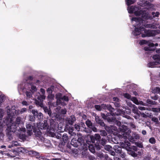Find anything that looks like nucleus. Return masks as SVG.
Masks as SVG:
<instances>
[{"mask_svg": "<svg viewBox=\"0 0 160 160\" xmlns=\"http://www.w3.org/2000/svg\"><path fill=\"white\" fill-rule=\"evenodd\" d=\"M128 12L129 13H132L134 12L136 16H140L143 19H152L155 17H158L159 14L158 12H157L156 13L153 12H152V15L153 17L150 16L149 13L148 12H146L144 10L142 11L141 8L140 9L138 7H135L132 6L131 7H128L127 8Z\"/></svg>", "mask_w": 160, "mask_h": 160, "instance_id": "f257e3e1", "label": "nucleus"}, {"mask_svg": "<svg viewBox=\"0 0 160 160\" xmlns=\"http://www.w3.org/2000/svg\"><path fill=\"white\" fill-rule=\"evenodd\" d=\"M141 34H142V38L153 37L156 35L155 30H146L142 27V28H138L136 27L134 31L133 32V35L137 36Z\"/></svg>", "mask_w": 160, "mask_h": 160, "instance_id": "f03ea898", "label": "nucleus"}, {"mask_svg": "<svg viewBox=\"0 0 160 160\" xmlns=\"http://www.w3.org/2000/svg\"><path fill=\"white\" fill-rule=\"evenodd\" d=\"M144 19H141L140 17L138 18V17H135L132 18L131 19L132 23L133 24V26L137 28L139 27L138 28H142L144 27L148 28H151V24H144V21L143 20Z\"/></svg>", "mask_w": 160, "mask_h": 160, "instance_id": "7ed1b4c3", "label": "nucleus"}, {"mask_svg": "<svg viewBox=\"0 0 160 160\" xmlns=\"http://www.w3.org/2000/svg\"><path fill=\"white\" fill-rule=\"evenodd\" d=\"M142 2L141 4H143L144 6H150V8L153 7V5L151 4L150 2L153 1V0H140Z\"/></svg>", "mask_w": 160, "mask_h": 160, "instance_id": "20e7f679", "label": "nucleus"}, {"mask_svg": "<svg viewBox=\"0 0 160 160\" xmlns=\"http://www.w3.org/2000/svg\"><path fill=\"white\" fill-rule=\"evenodd\" d=\"M56 97L57 99V102L58 104L61 103L62 105H66V104L64 103V102H62V101H61V99L62 97L61 93H58L56 94Z\"/></svg>", "mask_w": 160, "mask_h": 160, "instance_id": "39448f33", "label": "nucleus"}, {"mask_svg": "<svg viewBox=\"0 0 160 160\" xmlns=\"http://www.w3.org/2000/svg\"><path fill=\"white\" fill-rule=\"evenodd\" d=\"M76 120L75 117L73 116H71L69 118H67V121L71 125H72L73 123Z\"/></svg>", "mask_w": 160, "mask_h": 160, "instance_id": "423d86ee", "label": "nucleus"}, {"mask_svg": "<svg viewBox=\"0 0 160 160\" xmlns=\"http://www.w3.org/2000/svg\"><path fill=\"white\" fill-rule=\"evenodd\" d=\"M153 58L155 60V61L150 62L148 63V65L149 67L150 68H153L154 67L155 65H157L158 64H160V63H158L157 62V60H158V59H154L153 58Z\"/></svg>", "mask_w": 160, "mask_h": 160, "instance_id": "0eeeda50", "label": "nucleus"}, {"mask_svg": "<svg viewBox=\"0 0 160 160\" xmlns=\"http://www.w3.org/2000/svg\"><path fill=\"white\" fill-rule=\"evenodd\" d=\"M26 127L28 131V134L31 135V134L32 133V127L30 124H27L26 125Z\"/></svg>", "mask_w": 160, "mask_h": 160, "instance_id": "6e6552de", "label": "nucleus"}, {"mask_svg": "<svg viewBox=\"0 0 160 160\" xmlns=\"http://www.w3.org/2000/svg\"><path fill=\"white\" fill-rule=\"evenodd\" d=\"M76 139V138H73L72 139L71 142V145L75 147H78V142Z\"/></svg>", "mask_w": 160, "mask_h": 160, "instance_id": "1a4fd4ad", "label": "nucleus"}, {"mask_svg": "<svg viewBox=\"0 0 160 160\" xmlns=\"http://www.w3.org/2000/svg\"><path fill=\"white\" fill-rule=\"evenodd\" d=\"M43 125V126H42V127H40V129H46L48 128V125L47 123V121H46L44 120V123H39L38 124V126L39 127L40 125Z\"/></svg>", "mask_w": 160, "mask_h": 160, "instance_id": "9d476101", "label": "nucleus"}, {"mask_svg": "<svg viewBox=\"0 0 160 160\" xmlns=\"http://www.w3.org/2000/svg\"><path fill=\"white\" fill-rule=\"evenodd\" d=\"M130 145V144L129 142H128L125 143L123 142L121 143V146L123 148H125L126 149L128 150V148H129V146Z\"/></svg>", "mask_w": 160, "mask_h": 160, "instance_id": "9b49d317", "label": "nucleus"}, {"mask_svg": "<svg viewBox=\"0 0 160 160\" xmlns=\"http://www.w3.org/2000/svg\"><path fill=\"white\" fill-rule=\"evenodd\" d=\"M21 118L19 117H18L16 119V122L14 123V122H12V121L11 120L10 122V123H12L11 127L13 126H16V124H20L21 122Z\"/></svg>", "mask_w": 160, "mask_h": 160, "instance_id": "f8f14e48", "label": "nucleus"}, {"mask_svg": "<svg viewBox=\"0 0 160 160\" xmlns=\"http://www.w3.org/2000/svg\"><path fill=\"white\" fill-rule=\"evenodd\" d=\"M133 108L132 109V112L134 113L137 114L138 116H139V112L138 111V109L137 107L135 105L133 106Z\"/></svg>", "mask_w": 160, "mask_h": 160, "instance_id": "ddd939ff", "label": "nucleus"}, {"mask_svg": "<svg viewBox=\"0 0 160 160\" xmlns=\"http://www.w3.org/2000/svg\"><path fill=\"white\" fill-rule=\"evenodd\" d=\"M114 148L115 151L117 153H121V148L118 145L115 146Z\"/></svg>", "mask_w": 160, "mask_h": 160, "instance_id": "4468645a", "label": "nucleus"}, {"mask_svg": "<svg viewBox=\"0 0 160 160\" xmlns=\"http://www.w3.org/2000/svg\"><path fill=\"white\" fill-rule=\"evenodd\" d=\"M152 93H158L160 94V88L156 87L152 90Z\"/></svg>", "mask_w": 160, "mask_h": 160, "instance_id": "2eb2a0df", "label": "nucleus"}, {"mask_svg": "<svg viewBox=\"0 0 160 160\" xmlns=\"http://www.w3.org/2000/svg\"><path fill=\"white\" fill-rule=\"evenodd\" d=\"M89 150L92 153H94L95 152V150L93 145L90 144L88 146Z\"/></svg>", "mask_w": 160, "mask_h": 160, "instance_id": "dca6fc26", "label": "nucleus"}, {"mask_svg": "<svg viewBox=\"0 0 160 160\" xmlns=\"http://www.w3.org/2000/svg\"><path fill=\"white\" fill-rule=\"evenodd\" d=\"M54 95L52 93L48 94V98L49 101H52L54 99Z\"/></svg>", "mask_w": 160, "mask_h": 160, "instance_id": "f3484780", "label": "nucleus"}, {"mask_svg": "<svg viewBox=\"0 0 160 160\" xmlns=\"http://www.w3.org/2000/svg\"><path fill=\"white\" fill-rule=\"evenodd\" d=\"M62 138L64 142H67L68 140V137L66 134H64L62 137Z\"/></svg>", "mask_w": 160, "mask_h": 160, "instance_id": "a211bd4d", "label": "nucleus"}, {"mask_svg": "<svg viewBox=\"0 0 160 160\" xmlns=\"http://www.w3.org/2000/svg\"><path fill=\"white\" fill-rule=\"evenodd\" d=\"M131 100L132 101L133 103L137 105H138V101L135 97H132L131 98Z\"/></svg>", "mask_w": 160, "mask_h": 160, "instance_id": "6ab92c4d", "label": "nucleus"}, {"mask_svg": "<svg viewBox=\"0 0 160 160\" xmlns=\"http://www.w3.org/2000/svg\"><path fill=\"white\" fill-rule=\"evenodd\" d=\"M153 58L154 59H158L157 62L158 63H160V55H155L153 56Z\"/></svg>", "mask_w": 160, "mask_h": 160, "instance_id": "aec40b11", "label": "nucleus"}, {"mask_svg": "<svg viewBox=\"0 0 160 160\" xmlns=\"http://www.w3.org/2000/svg\"><path fill=\"white\" fill-rule=\"evenodd\" d=\"M127 4L128 5L132 4L135 2V0H126Z\"/></svg>", "mask_w": 160, "mask_h": 160, "instance_id": "412c9836", "label": "nucleus"}, {"mask_svg": "<svg viewBox=\"0 0 160 160\" xmlns=\"http://www.w3.org/2000/svg\"><path fill=\"white\" fill-rule=\"evenodd\" d=\"M26 95L27 98V99H29L32 97V94L31 93L28 92H26Z\"/></svg>", "mask_w": 160, "mask_h": 160, "instance_id": "4be33fe9", "label": "nucleus"}, {"mask_svg": "<svg viewBox=\"0 0 160 160\" xmlns=\"http://www.w3.org/2000/svg\"><path fill=\"white\" fill-rule=\"evenodd\" d=\"M104 148L108 151H110L112 149V147L109 145H105L104 147Z\"/></svg>", "mask_w": 160, "mask_h": 160, "instance_id": "5701e85b", "label": "nucleus"}, {"mask_svg": "<svg viewBox=\"0 0 160 160\" xmlns=\"http://www.w3.org/2000/svg\"><path fill=\"white\" fill-rule=\"evenodd\" d=\"M149 141L150 143L152 144H154L156 142L155 139L153 137L150 138L149 139Z\"/></svg>", "mask_w": 160, "mask_h": 160, "instance_id": "b1692460", "label": "nucleus"}, {"mask_svg": "<svg viewBox=\"0 0 160 160\" xmlns=\"http://www.w3.org/2000/svg\"><path fill=\"white\" fill-rule=\"evenodd\" d=\"M45 98L46 96L45 95V94H42V95H40L39 97H38V98L41 101H43V100L45 99Z\"/></svg>", "mask_w": 160, "mask_h": 160, "instance_id": "393cba45", "label": "nucleus"}, {"mask_svg": "<svg viewBox=\"0 0 160 160\" xmlns=\"http://www.w3.org/2000/svg\"><path fill=\"white\" fill-rule=\"evenodd\" d=\"M86 124L87 125L89 128L92 127V123L90 121L87 120L86 122Z\"/></svg>", "mask_w": 160, "mask_h": 160, "instance_id": "a878e982", "label": "nucleus"}, {"mask_svg": "<svg viewBox=\"0 0 160 160\" xmlns=\"http://www.w3.org/2000/svg\"><path fill=\"white\" fill-rule=\"evenodd\" d=\"M18 151L19 152L22 153H24L26 152L25 149L24 148L22 147L18 148Z\"/></svg>", "mask_w": 160, "mask_h": 160, "instance_id": "bb28decb", "label": "nucleus"}, {"mask_svg": "<svg viewBox=\"0 0 160 160\" xmlns=\"http://www.w3.org/2000/svg\"><path fill=\"white\" fill-rule=\"evenodd\" d=\"M132 137L134 138V139H138L139 138V136L138 134L136 133H134L132 134Z\"/></svg>", "mask_w": 160, "mask_h": 160, "instance_id": "cd10ccee", "label": "nucleus"}, {"mask_svg": "<svg viewBox=\"0 0 160 160\" xmlns=\"http://www.w3.org/2000/svg\"><path fill=\"white\" fill-rule=\"evenodd\" d=\"M123 96L126 98L128 99H130L131 100V98H131V96L129 95V94L127 93H125L124 94H123Z\"/></svg>", "mask_w": 160, "mask_h": 160, "instance_id": "c85d7f7f", "label": "nucleus"}, {"mask_svg": "<svg viewBox=\"0 0 160 160\" xmlns=\"http://www.w3.org/2000/svg\"><path fill=\"white\" fill-rule=\"evenodd\" d=\"M152 121L156 123V124L158 123V120L157 118L155 117H152Z\"/></svg>", "mask_w": 160, "mask_h": 160, "instance_id": "c756f323", "label": "nucleus"}, {"mask_svg": "<svg viewBox=\"0 0 160 160\" xmlns=\"http://www.w3.org/2000/svg\"><path fill=\"white\" fill-rule=\"evenodd\" d=\"M32 113L34 116H37L38 112L37 110H32Z\"/></svg>", "mask_w": 160, "mask_h": 160, "instance_id": "7c9ffc66", "label": "nucleus"}, {"mask_svg": "<svg viewBox=\"0 0 160 160\" xmlns=\"http://www.w3.org/2000/svg\"><path fill=\"white\" fill-rule=\"evenodd\" d=\"M77 141L80 144H82V143L83 142V140L81 137L78 138V140Z\"/></svg>", "mask_w": 160, "mask_h": 160, "instance_id": "2f4dec72", "label": "nucleus"}, {"mask_svg": "<svg viewBox=\"0 0 160 160\" xmlns=\"http://www.w3.org/2000/svg\"><path fill=\"white\" fill-rule=\"evenodd\" d=\"M63 100L65 101L68 102V97L64 96L63 97H62L61 99V101Z\"/></svg>", "mask_w": 160, "mask_h": 160, "instance_id": "473e14b6", "label": "nucleus"}, {"mask_svg": "<svg viewBox=\"0 0 160 160\" xmlns=\"http://www.w3.org/2000/svg\"><path fill=\"white\" fill-rule=\"evenodd\" d=\"M97 156L102 158L103 157V154L102 152H99L97 153Z\"/></svg>", "mask_w": 160, "mask_h": 160, "instance_id": "72a5a7b5", "label": "nucleus"}, {"mask_svg": "<svg viewBox=\"0 0 160 160\" xmlns=\"http://www.w3.org/2000/svg\"><path fill=\"white\" fill-rule=\"evenodd\" d=\"M129 154L133 157H136L137 156V154L134 152L133 151L130 152Z\"/></svg>", "mask_w": 160, "mask_h": 160, "instance_id": "f704fd0d", "label": "nucleus"}, {"mask_svg": "<svg viewBox=\"0 0 160 160\" xmlns=\"http://www.w3.org/2000/svg\"><path fill=\"white\" fill-rule=\"evenodd\" d=\"M135 144L138 147L140 148H142L143 147V145L141 143L136 142Z\"/></svg>", "mask_w": 160, "mask_h": 160, "instance_id": "c9c22d12", "label": "nucleus"}, {"mask_svg": "<svg viewBox=\"0 0 160 160\" xmlns=\"http://www.w3.org/2000/svg\"><path fill=\"white\" fill-rule=\"evenodd\" d=\"M151 110L154 112H159L158 108H152Z\"/></svg>", "mask_w": 160, "mask_h": 160, "instance_id": "e433bc0d", "label": "nucleus"}, {"mask_svg": "<svg viewBox=\"0 0 160 160\" xmlns=\"http://www.w3.org/2000/svg\"><path fill=\"white\" fill-rule=\"evenodd\" d=\"M37 117H38V119H42L43 117L42 114L41 112L38 113Z\"/></svg>", "mask_w": 160, "mask_h": 160, "instance_id": "4c0bfd02", "label": "nucleus"}, {"mask_svg": "<svg viewBox=\"0 0 160 160\" xmlns=\"http://www.w3.org/2000/svg\"><path fill=\"white\" fill-rule=\"evenodd\" d=\"M29 86L31 87L32 90H33L34 91H35L37 90V88L35 86H33L31 84H29Z\"/></svg>", "mask_w": 160, "mask_h": 160, "instance_id": "58836bf2", "label": "nucleus"}, {"mask_svg": "<svg viewBox=\"0 0 160 160\" xmlns=\"http://www.w3.org/2000/svg\"><path fill=\"white\" fill-rule=\"evenodd\" d=\"M156 24L155 23H153L151 24V28L154 29L157 28L156 26Z\"/></svg>", "mask_w": 160, "mask_h": 160, "instance_id": "ea45409f", "label": "nucleus"}, {"mask_svg": "<svg viewBox=\"0 0 160 160\" xmlns=\"http://www.w3.org/2000/svg\"><path fill=\"white\" fill-rule=\"evenodd\" d=\"M128 139L130 142H134V138L132 136H129Z\"/></svg>", "mask_w": 160, "mask_h": 160, "instance_id": "a19ab883", "label": "nucleus"}, {"mask_svg": "<svg viewBox=\"0 0 160 160\" xmlns=\"http://www.w3.org/2000/svg\"><path fill=\"white\" fill-rule=\"evenodd\" d=\"M75 128L77 131H79L80 129V126L78 124H75L74 125Z\"/></svg>", "mask_w": 160, "mask_h": 160, "instance_id": "79ce46f5", "label": "nucleus"}, {"mask_svg": "<svg viewBox=\"0 0 160 160\" xmlns=\"http://www.w3.org/2000/svg\"><path fill=\"white\" fill-rule=\"evenodd\" d=\"M90 138L91 139V141L92 143L94 142L95 140V138L93 136H91L90 137Z\"/></svg>", "mask_w": 160, "mask_h": 160, "instance_id": "37998d69", "label": "nucleus"}, {"mask_svg": "<svg viewBox=\"0 0 160 160\" xmlns=\"http://www.w3.org/2000/svg\"><path fill=\"white\" fill-rule=\"evenodd\" d=\"M140 44H146L148 43V42L145 40H142L139 42Z\"/></svg>", "mask_w": 160, "mask_h": 160, "instance_id": "c03bdc74", "label": "nucleus"}, {"mask_svg": "<svg viewBox=\"0 0 160 160\" xmlns=\"http://www.w3.org/2000/svg\"><path fill=\"white\" fill-rule=\"evenodd\" d=\"M95 138L96 140H99L100 138V136L99 134H95Z\"/></svg>", "mask_w": 160, "mask_h": 160, "instance_id": "a18cd8bd", "label": "nucleus"}, {"mask_svg": "<svg viewBox=\"0 0 160 160\" xmlns=\"http://www.w3.org/2000/svg\"><path fill=\"white\" fill-rule=\"evenodd\" d=\"M47 92L48 94L52 93V88H49L47 90Z\"/></svg>", "mask_w": 160, "mask_h": 160, "instance_id": "49530a36", "label": "nucleus"}, {"mask_svg": "<svg viewBox=\"0 0 160 160\" xmlns=\"http://www.w3.org/2000/svg\"><path fill=\"white\" fill-rule=\"evenodd\" d=\"M95 108L96 109L98 110H100L101 109V107L99 105H95Z\"/></svg>", "mask_w": 160, "mask_h": 160, "instance_id": "de8ad7c7", "label": "nucleus"}, {"mask_svg": "<svg viewBox=\"0 0 160 160\" xmlns=\"http://www.w3.org/2000/svg\"><path fill=\"white\" fill-rule=\"evenodd\" d=\"M30 152L32 154H33V155H35V156H38L39 155V153L35 151H30Z\"/></svg>", "mask_w": 160, "mask_h": 160, "instance_id": "09e8293b", "label": "nucleus"}, {"mask_svg": "<svg viewBox=\"0 0 160 160\" xmlns=\"http://www.w3.org/2000/svg\"><path fill=\"white\" fill-rule=\"evenodd\" d=\"M12 146H17L18 145V143L16 141L12 142Z\"/></svg>", "mask_w": 160, "mask_h": 160, "instance_id": "8fccbe9b", "label": "nucleus"}, {"mask_svg": "<svg viewBox=\"0 0 160 160\" xmlns=\"http://www.w3.org/2000/svg\"><path fill=\"white\" fill-rule=\"evenodd\" d=\"M90 128H92V130L94 132H96L97 131V128L94 127L92 126V127H91Z\"/></svg>", "mask_w": 160, "mask_h": 160, "instance_id": "3c124183", "label": "nucleus"}, {"mask_svg": "<svg viewBox=\"0 0 160 160\" xmlns=\"http://www.w3.org/2000/svg\"><path fill=\"white\" fill-rule=\"evenodd\" d=\"M88 158L90 160H94L95 158L94 156L90 155L88 156Z\"/></svg>", "mask_w": 160, "mask_h": 160, "instance_id": "603ef678", "label": "nucleus"}, {"mask_svg": "<svg viewBox=\"0 0 160 160\" xmlns=\"http://www.w3.org/2000/svg\"><path fill=\"white\" fill-rule=\"evenodd\" d=\"M61 113L62 114H65L66 113V110L65 109H62L61 111Z\"/></svg>", "mask_w": 160, "mask_h": 160, "instance_id": "864d4df0", "label": "nucleus"}, {"mask_svg": "<svg viewBox=\"0 0 160 160\" xmlns=\"http://www.w3.org/2000/svg\"><path fill=\"white\" fill-rule=\"evenodd\" d=\"M138 108L141 110H144L146 109L145 108L143 107L139 106Z\"/></svg>", "mask_w": 160, "mask_h": 160, "instance_id": "5fc2aeb1", "label": "nucleus"}, {"mask_svg": "<svg viewBox=\"0 0 160 160\" xmlns=\"http://www.w3.org/2000/svg\"><path fill=\"white\" fill-rule=\"evenodd\" d=\"M27 109L25 108H23L21 110L20 112L21 113H23V112H26Z\"/></svg>", "mask_w": 160, "mask_h": 160, "instance_id": "6e6d98bb", "label": "nucleus"}, {"mask_svg": "<svg viewBox=\"0 0 160 160\" xmlns=\"http://www.w3.org/2000/svg\"><path fill=\"white\" fill-rule=\"evenodd\" d=\"M95 120L96 121V122H97V123H98L100 121H101L100 119H99V117H98V116H96L95 117Z\"/></svg>", "mask_w": 160, "mask_h": 160, "instance_id": "4d7b16f0", "label": "nucleus"}, {"mask_svg": "<svg viewBox=\"0 0 160 160\" xmlns=\"http://www.w3.org/2000/svg\"><path fill=\"white\" fill-rule=\"evenodd\" d=\"M98 123L100 124L101 126H103L104 125V122H102V121H100Z\"/></svg>", "mask_w": 160, "mask_h": 160, "instance_id": "13d9d810", "label": "nucleus"}, {"mask_svg": "<svg viewBox=\"0 0 160 160\" xmlns=\"http://www.w3.org/2000/svg\"><path fill=\"white\" fill-rule=\"evenodd\" d=\"M138 105L140 104L143 106L145 105V103H144L142 101H138Z\"/></svg>", "mask_w": 160, "mask_h": 160, "instance_id": "bf43d9fd", "label": "nucleus"}, {"mask_svg": "<svg viewBox=\"0 0 160 160\" xmlns=\"http://www.w3.org/2000/svg\"><path fill=\"white\" fill-rule=\"evenodd\" d=\"M40 91L42 92V94H45V91L44 89L43 88H41L40 89Z\"/></svg>", "mask_w": 160, "mask_h": 160, "instance_id": "052dcab7", "label": "nucleus"}, {"mask_svg": "<svg viewBox=\"0 0 160 160\" xmlns=\"http://www.w3.org/2000/svg\"><path fill=\"white\" fill-rule=\"evenodd\" d=\"M127 104L130 107H133V106L135 105H134L132 104L131 102H128Z\"/></svg>", "mask_w": 160, "mask_h": 160, "instance_id": "680f3d73", "label": "nucleus"}, {"mask_svg": "<svg viewBox=\"0 0 160 160\" xmlns=\"http://www.w3.org/2000/svg\"><path fill=\"white\" fill-rule=\"evenodd\" d=\"M155 31L156 35L159 34H160V30H155Z\"/></svg>", "mask_w": 160, "mask_h": 160, "instance_id": "e2e57ef3", "label": "nucleus"}, {"mask_svg": "<svg viewBox=\"0 0 160 160\" xmlns=\"http://www.w3.org/2000/svg\"><path fill=\"white\" fill-rule=\"evenodd\" d=\"M22 104L23 105H27L28 103L26 101H23L22 102Z\"/></svg>", "mask_w": 160, "mask_h": 160, "instance_id": "0e129e2a", "label": "nucleus"}, {"mask_svg": "<svg viewBox=\"0 0 160 160\" xmlns=\"http://www.w3.org/2000/svg\"><path fill=\"white\" fill-rule=\"evenodd\" d=\"M97 150H99L101 149V147L99 145H95Z\"/></svg>", "mask_w": 160, "mask_h": 160, "instance_id": "69168bd1", "label": "nucleus"}, {"mask_svg": "<svg viewBox=\"0 0 160 160\" xmlns=\"http://www.w3.org/2000/svg\"><path fill=\"white\" fill-rule=\"evenodd\" d=\"M102 135V136H105L107 135V133L105 131H103V133L101 134Z\"/></svg>", "mask_w": 160, "mask_h": 160, "instance_id": "338daca9", "label": "nucleus"}, {"mask_svg": "<svg viewBox=\"0 0 160 160\" xmlns=\"http://www.w3.org/2000/svg\"><path fill=\"white\" fill-rule=\"evenodd\" d=\"M142 134H143L144 135H145L146 134V132L145 130H143L142 131Z\"/></svg>", "mask_w": 160, "mask_h": 160, "instance_id": "774afa93", "label": "nucleus"}]
</instances>
